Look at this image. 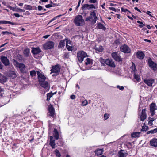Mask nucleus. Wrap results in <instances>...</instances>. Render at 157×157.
<instances>
[{"mask_svg":"<svg viewBox=\"0 0 157 157\" xmlns=\"http://www.w3.org/2000/svg\"><path fill=\"white\" fill-rule=\"evenodd\" d=\"M74 21L77 26L83 25L84 24V21L82 16L79 15L76 16Z\"/></svg>","mask_w":157,"mask_h":157,"instance_id":"obj_1","label":"nucleus"},{"mask_svg":"<svg viewBox=\"0 0 157 157\" xmlns=\"http://www.w3.org/2000/svg\"><path fill=\"white\" fill-rule=\"evenodd\" d=\"M88 56L86 53L83 51H81L77 53V57L78 61L82 63L83 61L84 58Z\"/></svg>","mask_w":157,"mask_h":157,"instance_id":"obj_2","label":"nucleus"},{"mask_svg":"<svg viewBox=\"0 0 157 157\" xmlns=\"http://www.w3.org/2000/svg\"><path fill=\"white\" fill-rule=\"evenodd\" d=\"M13 63L15 65L19 68L21 72L26 73L25 67L24 64L19 63L15 60H13Z\"/></svg>","mask_w":157,"mask_h":157,"instance_id":"obj_3","label":"nucleus"},{"mask_svg":"<svg viewBox=\"0 0 157 157\" xmlns=\"http://www.w3.org/2000/svg\"><path fill=\"white\" fill-rule=\"evenodd\" d=\"M147 63L151 69L154 71L157 70V64L152 61L151 58H149L148 59Z\"/></svg>","mask_w":157,"mask_h":157,"instance_id":"obj_4","label":"nucleus"},{"mask_svg":"<svg viewBox=\"0 0 157 157\" xmlns=\"http://www.w3.org/2000/svg\"><path fill=\"white\" fill-rule=\"evenodd\" d=\"M54 45V43L52 41H48L43 45L44 48L45 50L52 48Z\"/></svg>","mask_w":157,"mask_h":157,"instance_id":"obj_5","label":"nucleus"},{"mask_svg":"<svg viewBox=\"0 0 157 157\" xmlns=\"http://www.w3.org/2000/svg\"><path fill=\"white\" fill-rule=\"evenodd\" d=\"M52 68L51 70V73H55L54 75H57L59 74L60 71L59 66V65L53 66L52 67Z\"/></svg>","mask_w":157,"mask_h":157,"instance_id":"obj_6","label":"nucleus"},{"mask_svg":"<svg viewBox=\"0 0 157 157\" xmlns=\"http://www.w3.org/2000/svg\"><path fill=\"white\" fill-rule=\"evenodd\" d=\"M157 109V107L155 103H152L150 105V111L151 112V116H153L155 114V110Z\"/></svg>","mask_w":157,"mask_h":157,"instance_id":"obj_7","label":"nucleus"},{"mask_svg":"<svg viewBox=\"0 0 157 157\" xmlns=\"http://www.w3.org/2000/svg\"><path fill=\"white\" fill-rule=\"evenodd\" d=\"M37 73L39 83L45 81L46 77L44 75L40 73L39 71H37Z\"/></svg>","mask_w":157,"mask_h":157,"instance_id":"obj_8","label":"nucleus"},{"mask_svg":"<svg viewBox=\"0 0 157 157\" xmlns=\"http://www.w3.org/2000/svg\"><path fill=\"white\" fill-rule=\"evenodd\" d=\"M90 17L92 19V22L93 24L96 23L97 20H98V18L96 16V13L94 11H91L90 13Z\"/></svg>","mask_w":157,"mask_h":157,"instance_id":"obj_9","label":"nucleus"},{"mask_svg":"<svg viewBox=\"0 0 157 157\" xmlns=\"http://www.w3.org/2000/svg\"><path fill=\"white\" fill-rule=\"evenodd\" d=\"M112 56L116 61L118 62H121L122 59L118 55V53L115 52H113L111 54Z\"/></svg>","mask_w":157,"mask_h":157,"instance_id":"obj_10","label":"nucleus"},{"mask_svg":"<svg viewBox=\"0 0 157 157\" xmlns=\"http://www.w3.org/2000/svg\"><path fill=\"white\" fill-rule=\"evenodd\" d=\"M0 59L5 66H8L10 65L9 60L6 57L2 56L1 57Z\"/></svg>","mask_w":157,"mask_h":157,"instance_id":"obj_11","label":"nucleus"},{"mask_svg":"<svg viewBox=\"0 0 157 157\" xmlns=\"http://www.w3.org/2000/svg\"><path fill=\"white\" fill-rule=\"evenodd\" d=\"M41 86L45 89L46 91H48L49 89V86L48 83L47 81H44L40 83Z\"/></svg>","mask_w":157,"mask_h":157,"instance_id":"obj_12","label":"nucleus"},{"mask_svg":"<svg viewBox=\"0 0 157 157\" xmlns=\"http://www.w3.org/2000/svg\"><path fill=\"white\" fill-rule=\"evenodd\" d=\"M121 50L122 52L125 53H129L131 51L130 48L126 45L122 46L121 48Z\"/></svg>","mask_w":157,"mask_h":157,"instance_id":"obj_13","label":"nucleus"},{"mask_svg":"<svg viewBox=\"0 0 157 157\" xmlns=\"http://www.w3.org/2000/svg\"><path fill=\"white\" fill-rule=\"evenodd\" d=\"M49 115L52 117L54 116L55 114V112L54 108L52 105H50L48 107Z\"/></svg>","mask_w":157,"mask_h":157,"instance_id":"obj_14","label":"nucleus"},{"mask_svg":"<svg viewBox=\"0 0 157 157\" xmlns=\"http://www.w3.org/2000/svg\"><path fill=\"white\" fill-rule=\"evenodd\" d=\"M144 82L148 86H151L152 84L154 82V80L153 79H147L144 80Z\"/></svg>","mask_w":157,"mask_h":157,"instance_id":"obj_15","label":"nucleus"},{"mask_svg":"<svg viewBox=\"0 0 157 157\" xmlns=\"http://www.w3.org/2000/svg\"><path fill=\"white\" fill-rule=\"evenodd\" d=\"M105 64L112 67H115L114 62L111 59H106Z\"/></svg>","mask_w":157,"mask_h":157,"instance_id":"obj_16","label":"nucleus"},{"mask_svg":"<svg viewBox=\"0 0 157 157\" xmlns=\"http://www.w3.org/2000/svg\"><path fill=\"white\" fill-rule=\"evenodd\" d=\"M146 109H143L141 112V115H140L141 121H144L146 118Z\"/></svg>","mask_w":157,"mask_h":157,"instance_id":"obj_17","label":"nucleus"},{"mask_svg":"<svg viewBox=\"0 0 157 157\" xmlns=\"http://www.w3.org/2000/svg\"><path fill=\"white\" fill-rule=\"evenodd\" d=\"M72 42L70 40H67V43L66 44V48L69 51H72Z\"/></svg>","mask_w":157,"mask_h":157,"instance_id":"obj_18","label":"nucleus"},{"mask_svg":"<svg viewBox=\"0 0 157 157\" xmlns=\"http://www.w3.org/2000/svg\"><path fill=\"white\" fill-rule=\"evenodd\" d=\"M150 144L152 146L156 147H157V139L154 138L151 140L150 141Z\"/></svg>","mask_w":157,"mask_h":157,"instance_id":"obj_19","label":"nucleus"},{"mask_svg":"<svg viewBox=\"0 0 157 157\" xmlns=\"http://www.w3.org/2000/svg\"><path fill=\"white\" fill-rule=\"evenodd\" d=\"M40 49L38 47L36 48H32L31 52L32 53L34 54H37L41 52Z\"/></svg>","mask_w":157,"mask_h":157,"instance_id":"obj_20","label":"nucleus"},{"mask_svg":"<svg viewBox=\"0 0 157 157\" xmlns=\"http://www.w3.org/2000/svg\"><path fill=\"white\" fill-rule=\"evenodd\" d=\"M119 155L118 157H126L127 154L126 153L125 151L123 150H121L118 152Z\"/></svg>","mask_w":157,"mask_h":157,"instance_id":"obj_21","label":"nucleus"},{"mask_svg":"<svg viewBox=\"0 0 157 157\" xmlns=\"http://www.w3.org/2000/svg\"><path fill=\"white\" fill-rule=\"evenodd\" d=\"M49 145L52 147L53 149H54L55 148V140L53 139V137L52 136L50 137Z\"/></svg>","mask_w":157,"mask_h":157,"instance_id":"obj_22","label":"nucleus"},{"mask_svg":"<svg viewBox=\"0 0 157 157\" xmlns=\"http://www.w3.org/2000/svg\"><path fill=\"white\" fill-rule=\"evenodd\" d=\"M9 76L14 78L17 77V75L15 72L13 71H9L8 74Z\"/></svg>","mask_w":157,"mask_h":157,"instance_id":"obj_23","label":"nucleus"},{"mask_svg":"<svg viewBox=\"0 0 157 157\" xmlns=\"http://www.w3.org/2000/svg\"><path fill=\"white\" fill-rule=\"evenodd\" d=\"M137 57L140 59H143L144 57V54L142 52H138L137 53Z\"/></svg>","mask_w":157,"mask_h":157,"instance_id":"obj_24","label":"nucleus"},{"mask_svg":"<svg viewBox=\"0 0 157 157\" xmlns=\"http://www.w3.org/2000/svg\"><path fill=\"white\" fill-rule=\"evenodd\" d=\"M97 29H101L105 31L106 28L105 26L101 23L97 24V25L96 26Z\"/></svg>","mask_w":157,"mask_h":157,"instance_id":"obj_25","label":"nucleus"},{"mask_svg":"<svg viewBox=\"0 0 157 157\" xmlns=\"http://www.w3.org/2000/svg\"><path fill=\"white\" fill-rule=\"evenodd\" d=\"M7 81L6 78L5 76L2 75H0V82L4 83Z\"/></svg>","mask_w":157,"mask_h":157,"instance_id":"obj_26","label":"nucleus"},{"mask_svg":"<svg viewBox=\"0 0 157 157\" xmlns=\"http://www.w3.org/2000/svg\"><path fill=\"white\" fill-rule=\"evenodd\" d=\"M9 24L12 25H15L16 23H15L7 21H0V24Z\"/></svg>","mask_w":157,"mask_h":157,"instance_id":"obj_27","label":"nucleus"},{"mask_svg":"<svg viewBox=\"0 0 157 157\" xmlns=\"http://www.w3.org/2000/svg\"><path fill=\"white\" fill-rule=\"evenodd\" d=\"M103 151V149H98L95 151V154L97 155H99L102 154Z\"/></svg>","mask_w":157,"mask_h":157,"instance_id":"obj_28","label":"nucleus"},{"mask_svg":"<svg viewBox=\"0 0 157 157\" xmlns=\"http://www.w3.org/2000/svg\"><path fill=\"white\" fill-rule=\"evenodd\" d=\"M54 136L56 140L58 139L59 138V134L58 131L56 129H54Z\"/></svg>","mask_w":157,"mask_h":157,"instance_id":"obj_29","label":"nucleus"},{"mask_svg":"<svg viewBox=\"0 0 157 157\" xmlns=\"http://www.w3.org/2000/svg\"><path fill=\"white\" fill-rule=\"evenodd\" d=\"M85 63L86 65L88 64L92 65L93 63L92 59L90 58H87L85 60Z\"/></svg>","mask_w":157,"mask_h":157,"instance_id":"obj_30","label":"nucleus"},{"mask_svg":"<svg viewBox=\"0 0 157 157\" xmlns=\"http://www.w3.org/2000/svg\"><path fill=\"white\" fill-rule=\"evenodd\" d=\"M140 132H136L131 134V136L132 138H136L139 136Z\"/></svg>","mask_w":157,"mask_h":157,"instance_id":"obj_31","label":"nucleus"},{"mask_svg":"<svg viewBox=\"0 0 157 157\" xmlns=\"http://www.w3.org/2000/svg\"><path fill=\"white\" fill-rule=\"evenodd\" d=\"M65 45V41L64 40H62L60 41L59 43L58 47L59 48L63 47Z\"/></svg>","mask_w":157,"mask_h":157,"instance_id":"obj_32","label":"nucleus"},{"mask_svg":"<svg viewBox=\"0 0 157 157\" xmlns=\"http://www.w3.org/2000/svg\"><path fill=\"white\" fill-rule=\"evenodd\" d=\"M95 49L97 51L101 52L103 51V48L102 46L100 45L98 47H96Z\"/></svg>","mask_w":157,"mask_h":157,"instance_id":"obj_33","label":"nucleus"},{"mask_svg":"<svg viewBox=\"0 0 157 157\" xmlns=\"http://www.w3.org/2000/svg\"><path fill=\"white\" fill-rule=\"evenodd\" d=\"M30 53V50L29 49H26L24 50V53L26 57H28L29 56Z\"/></svg>","mask_w":157,"mask_h":157,"instance_id":"obj_34","label":"nucleus"},{"mask_svg":"<svg viewBox=\"0 0 157 157\" xmlns=\"http://www.w3.org/2000/svg\"><path fill=\"white\" fill-rule=\"evenodd\" d=\"M24 8L25 9L29 10H32L33 9L32 7L29 5H24Z\"/></svg>","mask_w":157,"mask_h":157,"instance_id":"obj_35","label":"nucleus"},{"mask_svg":"<svg viewBox=\"0 0 157 157\" xmlns=\"http://www.w3.org/2000/svg\"><path fill=\"white\" fill-rule=\"evenodd\" d=\"M157 132V128H155L153 130H152L150 131H148L147 134H149L151 133V134H154L155 133H156Z\"/></svg>","mask_w":157,"mask_h":157,"instance_id":"obj_36","label":"nucleus"},{"mask_svg":"<svg viewBox=\"0 0 157 157\" xmlns=\"http://www.w3.org/2000/svg\"><path fill=\"white\" fill-rule=\"evenodd\" d=\"M53 95V94L51 93H48L47 94V100L48 101H49L50 100V99L51 97H52Z\"/></svg>","mask_w":157,"mask_h":157,"instance_id":"obj_37","label":"nucleus"},{"mask_svg":"<svg viewBox=\"0 0 157 157\" xmlns=\"http://www.w3.org/2000/svg\"><path fill=\"white\" fill-rule=\"evenodd\" d=\"M30 75L31 77H34L36 76V72L35 70H32L30 71Z\"/></svg>","mask_w":157,"mask_h":157,"instance_id":"obj_38","label":"nucleus"},{"mask_svg":"<svg viewBox=\"0 0 157 157\" xmlns=\"http://www.w3.org/2000/svg\"><path fill=\"white\" fill-rule=\"evenodd\" d=\"M55 152L56 155L57 157H60L61 154L58 150H55Z\"/></svg>","mask_w":157,"mask_h":157,"instance_id":"obj_39","label":"nucleus"},{"mask_svg":"<svg viewBox=\"0 0 157 157\" xmlns=\"http://www.w3.org/2000/svg\"><path fill=\"white\" fill-rule=\"evenodd\" d=\"M89 5L88 4H85L83 5L82 7V10H86L88 8Z\"/></svg>","mask_w":157,"mask_h":157,"instance_id":"obj_40","label":"nucleus"},{"mask_svg":"<svg viewBox=\"0 0 157 157\" xmlns=\"http://www.w3.org/2000/svg\"><path fill=\"white\" fill-rule=\"evenodd\" d=\"M134 77L135 79L138 81V82H139L140 81V76L138 74L135 73L134 74Z\"/></svg>","mask_w":157,"mask_h":157,"instance_id":"obj_41","label":"nucleus"},{"mask_svg":"<svg viewBox=\"0 0 157 157\" xmlns=\"http://www.w3.org/2000/svg\"><path fill=\"white\" fill-rule=\"evenodd\" d=\"M99 61L101 63V64L103 65H105V60L102 58H100L99 59Z\"/></svg>","mask_w":157,"mask_h":157,"instance_id":"obj_42","label":"nucleus"},{"mask_svg":"<svg viewBox=\"0 0 157 157\" xmlns=\"http://www.w3.org/2000/svg\"><path fill=\"white\" fill-rule=\"evenodd\" d=\"M13 10L14 11H16L17 12H25V10H24L23 9H21L18 8H16L15 10Z\"/></svg>","mask_w":157,"mask_h":157,"instance_id":"obj_43","label":"nucleus"},{"mask_svg":"<svg viewBox=\"0 0 157 157\" xmlns=\"http://www.w3.org/2000/svg\"><path fill=\"white\" fill-rule=\"evenodd\" d=\"M148 127L146 126H144L142 127V128L141 130L142 131H146L148 129Z\"/></svg>","mask_w":157,"mask_h":157,"instance_id":"obj_44","label":"nucleus"},{"mask_svg":"<svg viewBox=\"0 0 157 157\" xmlns=\"http://www.w3.org/2000/svg\"><path fill=\"white\" fill-rule=\"evenodd\" d=\"M137 22L138 23L140 24L139 25V26L140 28H142L145 25L144 24H143V23L142 22L138 20L137 21Z\"/></svg>","mask_w":157,"mask_h":157,"instance_id":"obj_45","label":"nucleus"},{"mask_svg":"<svg viewBox=\"0 0 157 157\" xmlns=\"http://www.w3.org/2000/svg\"><path fill=\"white\" fill-rule=\"evenodd\" d=\"M121 9L122 12H125L128 11V13H131V12L129 11L127 9H124L123 7H121Z\"/></svg>","mask_w":157,"mask_h":157,"instance_id":"obj_46","label":"nucleus"},{"mask_svg":"<svg viewBox=\"0 0 157 157\" xmlns=\"http://www.w3.org/2000/svg\"><path fill=\"white\" fill-rule=\"evenodd\" d=\"M93 8H94V9L95 8V6L93 4H90V5H89V6L88 7V8H87V9L90 10Z\"/></svg>","mask_w":157,"mask_h":157,"instance_id":"obj_47","label":"nucleus"},{"mask_svg":"<svg viewBox=\"0 0 157 157\" xmlns=\"http://www.w3.org/2000/svg\"><path fill=\"white\" fill-rule=\"evenodd\" d=\"M63 58L65 59H68L69 58V54L68 53H65L63 55Z\"/></svg>","mask_w":157,"mask_h":157,"instance_id":"obj_48","label":"nucleus"},{"mask_svg":"<svg viewBox=\"0 0 157 157\" xmlns=\"http://www.w3.org/2000/svg\"><path fill=\"white\" fill-rule=\"evenodd\" d=\"M82 105L83 106H86L88 104V102L86 100L83 101L82 103Z\"/></svg>","mask_w":157,"mask_h":157,"instance_id":"obj_49","label":"nucleus"},{"mask_svg":"<svg viewBox=\"0 0 157 157\" xmlns=\"http://www.w3.org/2000/svg\"><path fill=\"white\" fill-rule=\"evenodd\" d=\"M133 64L132 66L131 67V68L134 71H135L136 70V67L135 65L133 63H132Z\"/></svg>","mask_w":157,"mask_h":157,"instance_id":"obj_50","label":"nucleus"},{"mask_svg":"<svg viewBox=\"0 0 157 157\" xmlns=\"http://www.w3.org/2000/svg\"><path fill=\"white\" fill-rule=\"evenodd\" d=\"M2 33L3 35H4L6 34H12V33L11 32H9L7 31H3L2 32Z\"/></svg>","mask_w":157,"mask_h":157,"instance_id":"obj_51","label":"nucleus"},{"mask_svg":"<svg viewBox=\"0 0 157 157\" xmlns=\"http://www.w3.org/2000/svg\"><path fill=\"white\" fill-rule=\"evenodd\" d=\"M104 117L105 120H106L109 118V115L108 114L105 113L104 115Z\"/></svg>","mask_w":157,"mask_h":157,"instance_id":"obj_52","label":"nucleus"},{"mask_svg":"<svg viewBox=\"0 0 157 157\" xmlns=\"http://www.w3.org/2000/svg\"><path fill=\"white\" fill-rule=\"evenodd\" d=\"M117 88L119 89L120 90H122L124 89V87L123 86H120L119 85H117Z\"/></svg>","mask_w":157,"mask_h":157,"instance_id":"obj_53","label":"nucleus"},{"mask_svg":"<svg viewBox=\"0 0 157 157\" xmlns=\"http://www.w3.org/2000/svg\"><path fill=\"white\" fill-rule=\"evenodd\" d=\"M85 21H92V19L89 16V17H87L86 18Z\"/></svg>","mask_w":157,"mask_h":157,"instance_id":"obj_54","label":"nucleus"},{"mask_svg":"<svg viewBox=\"0 0 157 157\" xmlns=\"http://www.w3.org/2000/svg\"><path fill=\"white\" fill-rule=\"evenodd\" d=\"M109 8L110 10L115 12L117 11V9L114 7H109Z\"/></svg>","mask_w":157,"mask_h":157,"instance_id":"obj_55","label":"nucleus"},{"mask_svg":"<svg viewBox=\"0 0 157 157\" xmlns=\"http://www.w3.org/2000/svg\"><path fill=\"white\" fill-rule=\"evenodd\" d=\"M45 6L47 8H49L53 6V5L52 4H48Z\"/></svg>","mask_w":157,"mask_h":157,"instance_id":"obj_56","label":"nucleus"},{"mask_svg":"<svg viewBox=\"0 0 157 157\" xmlns=\"http://www.w3.org/2000/svg\"><path fill=\"white\" fill-rule=\"evenodd\" d=\"M97 0H89V2L90 3H95L97 2Z\"/></svg>","mask_w":157,"mask_h":157,"instance_id":"obj_57","label":"nucleus"},{"mask_svg":"<svg viewBox=\"0 0 157 157\" xmlns=\"http://www.w3.org/2000/svg\"><path fill=\"white\" fill-rule=\"evenodd\" d=\"M148 125L150 126H152L153 125L152 122L150 121H149V119H148Z\"/></svg>","mask_w":157,"mask_h":157,"instance_id":"obj_58","label":"nucleus"},{"mask_svg":"<svg viewBox=\"0 0 157 157\" xmlns=\"http://www.w3.org/2000/svg\"><path fill=\"white\" fill-rule=\"evenodd\" d=\"M148 119L149 121H150L153 122V121L155 120V119L154 118H151V117H149L148 118Z\"/></svg>","mask_w":157,"mask_h":157,"instance_id":"obj_59","label":"nucleus"},{"mask_svg":"<svg viewBox=\"0 0 157 157\" xmlns=\"http://www.w3.org/2000/svg\"><path fill=\"white\" fill-rule=\"evenodd\" d=\"M38 9L40 11L43 10V8L42 6H38Z\"/></svg>","mask_w":157,"mask_h":157,"instance_id":"obj_60","label":"nucleus"},{"mask_svg":"<svg viewBox=\"0 0 157 157\" xmlns=\"http://www.w3.org/2000/svg\"><path fill=\"white\" fill-rule=\"evenodd\" d=\"M151 13L150 12V11H147V12H146V13L148 15H149L150 16H151V17H153V16H152L150 13Z\"/></svg>","mask_w":157,"mask_h":157,"instance_id":"obj_61","label":"nucleus"},{"mask_svg":"<svg viewBox=\"0 0 157 157\" xmlns=\"http://www.w3.org/2000/svg\"><path fill=\"white\" fill-rule=\"evenodd\" d=\"M70 98L72 99H74L75 98V96L74 95H72L70 96Z\"/></svg>","mask_w":157,"mask_h":157,"instance_id":"obj_62","label":"nucleus"},{"mask_svg":"<svg viewBox=\"0 0 157 157\" xmlns=\"http://www.w3.org/2000/svg\"><path fill=\"white\" fill-rule=\"evenodd\" d=\"M14 15L17 17H19L20 16L19 14L17 13H14Z\"/></svg>","mask_w":157,"mask_h":157,"instance_id":"obj_63","label":"nucleus"},{"mask_svg":"<svg viewBox=\"0 0 157 157\" xmlns=\"http://www.w3.org/2000/svg\"><path fill=\"white\" fill-rule=\"evenodd\" d=\"M144 41L146 42H147L149 43H151V41L150 40L147 39H145L143 40Z\"/></svg>","mask_w":157,"mask_h":157,"instance_id":"obj_64","label":"nucleus"}]
</instances>
